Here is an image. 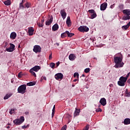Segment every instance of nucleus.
Returning <instances> with one entry per match:
<instances>
[{
    "instance_id": "obj_1",
    "label": "nucleus",
    "mask_w": 130,
    "mask_h": 130,
    "mask_svg": "<svg viewBox=\"0 0 130 130\" xmlns=\"http://www.w3.org/2000/svg\"><path fill=\"white\" fill-rule=\"evenodd\" d=\"M114 62L115 65L114 66L115 69H118V68H122L124 65V63L122 62V56L121 57H114Z\"/></svg>"
},
{
    "instance_id": "obj_2",
    "label": "nucleus",
    "mask_w": 130,
    "mask_h": 130,
    "mask_svg": "<svg viewBox=\"0 0 130 130\" xmlns=\"http://www.w3.org/2000/svg\"><path fill=\"white\" fill-rule=\"evenodd\" d=\"M23 121H25V118L24 116H22L19 119L17 118L13 120V123L16 125H20V124H22V123H23Z\"/></svg>"
},
{
    "instance_id": "obj_3",
    "label": "nucleus",
    "mask_w": 130,
    "mask_h": 130,
    "mask_svg": "<svg viewBox=\"0 0 130 130\" xmlns=\"http://www.w3.org/2000/svg\"><path fill=\"white\" fill-rule=\"evenodd\" d=\"M26 85L23 84L20 85L17 89L18 93L25 94L26 93Z\"/></svg>"
},
{
    "instance_id": "obj_4",
    "label": "nucleus",
    "mask_w": 130,
    "mask_h": 130,
    "mask_svg": "<svg viewBox=\"0 0 130 130\" xmlns=\"http://www.w3.org/2000/svg\"><path fill=\"white\" fill-rule=\"evenodd\" d=\"M78 30L80 32H88L89 31V27L86 26H81L78 28Z\"/></svg>"
},
{
    "instance_id": "obj_5",
    "label": "nucleus",
    "mask_w": 130,
    "mask_h": 130,
    "mask_svg": "<svg viewBox=\"0 0 130 130\" xmlns=\"http://www.w3.org/2000/svg\"><path fill=\"white\" fill-rule=\"evenodd\" d=\"M33 51L36 53H39V52H41V47L39 45H35L34 47Z\"/></svg>"
},
{
    "instance_id": "obj_6",
    "label": "nucleus",
    "mask_w": 130,
    "mask_h": 130,
    "mask_svg": "<svg viewBox=\"0 0 130 130\" xmlns=\"http://www.w3.org/2000/svg\"><path fill=\"white\" fill-rule=\"evenodd\" d=\"M55 79L56 80H62L63 79V75L61 73H57L55 75Z\"/></svg>"
},
{
    "instance_id": "obj_7",
    "label": "nucleus",
    "mask_w": 130,
    "mask_h": 130,
    "mask_svg": "<svg viewBox=\"0 0 130 130\" xmlns=\"http://www.w3.org/2000/svg\"><path fill=\"white\" fill-rule=\"evenodd\" d=\"M10 47L6 49L7 51L8 52H13L14 50H15V45L13 44L10 43Z\"/></svg>"
},
{
    "instance_id": "obj_8",
    "label": "nucleus",
    "mask_w": 130,
    "mask_h": 130,
    "mask_svg": "<svg viewBox=\"0 0 130 130\" xmlns=\"http://www.w3.org/2000/svg\"><path fill=\"white\" fill-rule=\"evenodd\" d=\"M106 8H107V3H104L101 5V11H105V10H106Z\"/></svg>"
},
{
    "instance_id": "obj_9",
    "label": "nucleus",
    "mask_w": 130,
    "mask_h": 130,
    "mask_svg": "<svg viewBox=\"0 0 130 130\" xmlns=\"http://www.w3.org/2000/svg\"><path fill=\"white\" fill-rule=\"evenodd\" d=\"M60 14L63 20H64L67 17V13H66V10H61L60 11Z\"/></svg>"
},
{
    "instance_id": "obj_10",
    "label": "nucleus",
    "mask_w": 130,
    "mask_h": 130,
    "mask_svg": "<svg viewBox=\"0 0 130 130\" xmlns=\"http://www.w3.org/2000/svg\"><path fill=\"white\" fill-rule=\"evenodd\" d=\"M53 21V17L51 16L50 19H48L47 21H46V26H49L51 23Z\"/></svg>"
},
{
    "instance_id": "obj_11",
    "label": "nucleus",
    "mask_w": 130,
    "mask_h": 130,
    "mask_svg": "<svg viewBox=\"0 0 130 130\" xmlns=\"http://www.w3.org/2000/svg\"><path fill=\"white\" fill-rule=\"evenodd\" d=\"M66 24L68 27H71V26H72V22L71 21V18L70 16H68L67 17L66 20Z\"/></svg>"
},
{
    "instance_id": "obj_12",
    "label": "nucleus",
    "mask_w": 130,
    "mask_h": 130,
    "mask_svg": "<svg viewBox=\"0 0 130 130\" xmlns=\"http://www.w3.org/2000/svg\"><path fill=\"white\" fill-rule=\"evenodd\" d=\"M100 103L103 106H105L106 105V99L105 98H103L101 99L100 101Z\"/></svg>"
},
{
    "instance_id": "obj_13",
    "label": "nucleus",
    "mask_w": 130,
    "mask_h": 130,
    "mask_svg": "<svg viewBox=\"0 0 130 130\" xmlns=\"http://www.w3.org/2000/svg\"><path fill=\"white\" fill-rule=\"evenodd\" d=\"M41 69V68L40 67V66H36L32 68L30 70L34 71V72H38V71H39V70H40Z\"/></svg>"
},
{
    "instance_id": "obj_14",
    "label": "nucleus",
    "mask_w": 130,
    "mask_h": 130,
    "mask_svg": "<svg viewBox=\"0 0 130 130\" xmlns=\"http://www.w3.org/2000/svg\"><path fill=\"white\" fill-rule=\"evenodd\" d=\"M123 14L124 15H126L127 16H130V10L129 9H125L122 11Z\"/></svg>"
},
{
    "instance_id": "obj_15",
    "label": "nucleus",
    "mask_w": 130,
    "mask_h": 130,
    "mask_svg": "<svg viewBox=\"0 0 130 130\" xmlns=\"http://www.w3.org/2000/svg\"><path fill=\"white\" fill-rule=\"evenodd\" d=\"M16 37H17V34L15 32H11L10 35L11 39H12V40L16 39Z\"/></svg>"
},
{
    "instance_id": "obj_16",
    "label": "nucleus",
    "mask_w": 130,
    "mask_h": 130,
    "mask_svg": "<svg viewBox=\"0 0 130 130\" xmlns=\"http://www.w3.org/2000/svg\"><path fill=\"white\" fill-rule=\"evenodd\" d=\"M34 33V29L33 27H29L28 28V34L30 36H32Z\"/></svg>"
},
{
    "instance_id": "obj_17",
    "label": "nucleus",
    "mask_w": 130,
    "mask_h": 130,
    "mask_svg": "<svg viewBox=\"0 0 130 130\" xmlns=\"http://www.w3.org/2000/svg\"><path fill=\"white\" fill-rule=\"evenodd\" d=\"M76 57L74 54H71L69 56L70 60H75V59H76Z\"/></svg>"
},
{
    "instance_id": "obj_18",
    "label": "nucleus",
    "mask_w": 130,
    "mask_h": 130,
    "mask_svg": "<svg viewBox=\"0 0 130 130\" xmlns=\"http://www.w3.org/2000/svg\"><path fill=\"white\" fill-rule=\"evenodd\" d=\"M57 30H58V24L56 23L52 26V31H57Z\"/></svg>"
},
{
    "instance_id": "obj_19",
    "label": "nucleus",
    "mask_w": 130,
    "mask_h": 130,
    "mask_svg": "<svg viewBox=\"0 0 130 130\" xmlns=\"http://www.w3.org/2000/svg\"><path fill=\"white\" fill-rule=\"evenodd\" d=\"M119 80H120V81H121L122 82L125 83V82H126V81L127 80V77H123V76H121L119 78Z\"/></svg>"
},
{
    "instance_id": "obj_20",
    "label": "nucleus",
    "mask_w": 130,
    "mask_h": 130,
    "mask_svg": "<svg viewBox=\"0 0 130 130\" xmlns=\"http://www.w3.org/2000/svg\"><path fill=\"white\" fill-rule=\"evenodd\" d=\"M79 114H80V110L76 108V110L74 113V117H76V116H77V115H79Z\"/></svg>"
},
{
    "instance_id": "obj_21",
    "label": "nucleus",
    "mask_w": 130,
    "mask_h": 130,
    "mask_svg": "<svg viewBox=\"0 0 130 130\" xmlns=\"http://www.w3.org/2000/svg\"><path fill=\"white\" fill-rule=\"evenodd\" d=\"M130 19V16L129 15H124L123 16L122 19L123 20V21H126V20H129Z\"/></svg>"
},
{
    "instance_id": "obj_22",
    "label": "nucleus",
    "mask_w": 130,
    "mask_h": 130,
    "mask_svg": "<svg viewBox=\"0 0 130 130\" xmlns=\"http://www.w3.org/2000/svg\"><path fill=\"white\" fill-rule=\"evenodd\" d=\"M13 95L12 93H8L7 94L4 98V100H7V99H9L10 97H11Z\"/></svg>"
},
{
    "instance_id": "obj_23",
    "label": "nucleus",
    "mask_w": 130,
    "mask_h": 130,
    "mask_svg": "<svg viewBox=\"0 0 130 130\" xmlns=\"http://www.w3.org/2000/svg\"><path fill=\"white\" fill-rule=\"evenodd\" d=\"M124 124H130V119L129 118H126L124 120Z\"/></svg>"
},
{
    "instance_id": "obj_24",
    "label": "nucleus",
    "mask_w": 130,
    "mask_h": 130,
    "mask_svg": "<svg viewBox=\"0 0 130 130\" xmlns=\"http://www.w3.org/2000/svg\"><path fill=\"white\" fill-rule=\"evenodd\" d=\"M118 85L119 86H121V87L124 86L125 85V83L123 82V81H121V80H119V81H118Z\"/></svg>"
},
{
    "instance_id": "obj_25",
    "label": "nucleus",
    "mask_w": 130,
    "mask_h": 130,
    "mask_svg": "<svg viewBox=\"0 0 130 130\" xmlns=\"http://www.w3.org/2000/svg\"><path fill=\"white\" fill-rule=\"evenodd\" d=\"M66 33L68 36V37H73L75 34L74 33L70 32L69 31H66Z\"/></svg>"
},
{
    "instance_id": "obj_26",
    "label": "nucleus",
    "mask_w": 130,
    "mask_h": 130,
    "mask_svg": "<svg viewBox=\"0 0 130 130\" xmlns=\"http://www.w3.org/2000/svg\"><path fill=\"white\" fill-rule=\"evenodd\" d=\"M4 4L6 6H10L11 5V1L10 0H7L4 2Z\"/></svg>"
},
{
    "instance_id": "obj_27",
    "label": "nucleus",
    "mask_w": 130,
    "mask_h": 130,
    "mask_svg": "<svg viewBox=\"0 0 130 130\" xmlns=\"http://www.w3.org/2000/svg\"><path fill=\"white\" fill-rule=\"evenodd\" d=\"M35 85H36V83L33 82H30L28 83H27V86H34Z\"/></svg>"
},
{
    "instance_id": "obj_28",
    "label": "nucleus",
    "mask_w": 130,
    "mask_h": 130,
    "mask_svg": "<svg viewBox=\"0 0 130 130\" xmlns=\"http://www.w3.org/2000/svg\"><path fill=\"white\" fill-rule=\"evenodd\" d=\"M129 27V26L127 24H126V25L122 26L121 28L122 29H123V30H127Z\"/></svg>"
},
{
    "instance_id": "obj_29",
    "label": "nucleus",
    "mask_w": 130,
    "mask_h": 130,
    "mask_svg": "<svg viewBox=\"0 0 130 130\" xmlns=\"http://www.w3.org/2000/svg\"><path fill=\"white\" fill-rule=\"evenodd\" d=\"M97 17V14H96V13L94 12V13L92 14L90 16V19H94Z\"/></svg>"
},
{
    "instance_id": "obj_30",
    "label": "nucleus",
    "mask_w": 130,
    "mask_h": 130,
    "mask_svg": "<svg viewBox=\"0 0 130 130\" xmlns=\"http://www.w3.org/2000/svg\"><path fill=\"white\" fill-rule=\"evenodd\" d=\"M25 8H26L27 9H29V8H30V7L31 6V4H30L28 2H27L25 4Z\"/></svg>"
},
{
    "instance_id": "obj_31",
    "label": "nucleus",
    "mask_w": 130,
    "mask_h": 130,
    "mask_svg": "<svg viewBox=\"0 0 130 130\" xmlns=\"http://www.w3.org/2000/svg\"><path fill=\"white\" fill-rule=\"evenodd\" d=\"M50 67L51 68V69H54V68H55V63L54 62L50 63Z\"/></svg>"
},
{
    "instance_id": "obj_32",
    "label": "nucleus",
    "mask_w": 130,
    "mask_h": 130,
    "mask_svg": "<svg viewBox=\"0 0 130 130\" xmlns=\"http://www.w3.org/2000/svg\"><path fill=\"white\" fill-rule=\"evenodd\" d=\"M67 32L66 31V32L61 34V38H64L65 37H67Z\"/></svg>"
},
{
    "instance_id": "obj_33",
    "label": "nucleus",
    "mask_w": 130,
    "mask_h": 130,
    "mask_svg": "<svg viewBox=\"0 0 130 130\" xmlns=\"http://www.w3.org/2000/svg\"><path fill=\"white\" fill-rule=\"evenodd\" d=\"M29 73H30V74H31L32 76H34V77H36V74L35 73V72H34L33 70H31V69L29 70Z\"/></svg>"
},
{
    "instance_id": "obj_34",
    "label": "nucleus",
    "mask_w": 130,
    "mask_h": 130,
    "mask_svg": "<svg viewBox=\"0 0 130 130\" xmlns=\"http://www.w3.org/2000/svg\"><path fill=\"white\" fill-rule=\"evenodd\" d=\"M90 72V68H86L84 70V73L88 74Z\"/></svg>"
},
{
    "instance_id": "obj_35",
    "label": "nucleus",
    "mask_w": 130,
    "mask_h": 130,
    "mask_svg": "<svg viewBox=\"0 0 130 130\" xmlns=\"http://www.w3.org/2000/svg\"><path fill=\"white\" fill-rule=\"evenodd\" d=\"M88 13H90V14H94L95 13V10L91 9L88 10Z\"/></svg>"
},
{
    "instance_id": "obj_36",
    "label": "nucleus",
    "mask_w": 130,
    "mask_h": 130,
    "mask_svg": "<svg viewBox=\"0 0 130 130\" xmlns=\"http://www.w3.org/2000/svg\"><path fill=\"white\" fill-rule=\"evenodd\" d=\"M74 78H76V77H77V78H79V73H75L74 74Z\"/></svg>"
},
{
    "instance_id": "obj_37",
    "label": "nucleus",
    "mask_w": 130,
    "mask_h": 130,
    "mask_svg": "<svg viewBox=\"0 0 130 130\" xmlns=\"http://www.w3.org/2000/svg\"><path fill=\"white\" fill-rule=\"evenodd\" d=\"M19 8L20 9H24L25 7H24V6H23V4L22 3H20V4H19Z\"/></svg>"
},
{
    "instance_id": "obj_38",
    "label": "nucleus",
    "mask_w": 130,
    "mask_h": 130,
    "mask_svg": "<svg viewBox=\"0 0 130 130\" xmlns=\"http://www.w3.org/2000/svg\"><path fill=\"white\" fill-rule=\"evenodd\" d=\"M96 112H102V109L99 108L96 110Z\"/></svg>"
},
{
    "instance_id": "obj_39",
    "label": "nucleus",
    "mask_w": 130,
    "mask_h": 130,
    "mask_svg": "<svg viewBox=\"0 0 130 130\" xmlns=\"http://www.w3.org/2000/svg\"><path fill=\"white\" fill-rule=\"evenodd\" d=\"M119 8L120 10H123V5L121 4L119 5Z\"/></svg>"
},
{
    "instance_id": "obj_40",
    "label": "nucleus",
    "mask_w": 130,
    "mask_h": 130,
    "mask_svg": "<svg viewBox=\"0 0 130 130\" xmlns=\"http://www.w3.org/2000/svg\"><path fill=\"white\" fill-rule=\"evenodd\" d=\"M125 96H126V97H130V92H126V93H125Z\"/></svg>"
},
{
    "instance_id": "obj_41",
    "label": "nucleus",
    "mask_w": 130,
    "mask_h": 130,
    "mask_svg": "<svg viewBox=\"0 0 130 130\" xmlns=\"http://www.w3.org/2000/svg\"><path fill=\"white\" fill-rule=\"evenodd\" d=\"M18 78H22V72H19L18 75Z\"/></svg>"
},
{
    "instance_id": "obj_42",
    "label": "nucleus",
    "mask_w": 130,
    "mask_h": 130,
    "mask_svg": "<svg viewBox=\"0 0 130 130\" xmlns=\"http://www.w3.org/2000/svg\"><path fill=\"white\" fill-rule=\"evenodd\" d=\"M38 25L39 27H43V23H39L38 24Z\"/></svg>"
},
{
    "instance_id": "obj_43",
    "label": "nucleus",
    "mask_w": 130,
    "mask_h": 130,
    "mask_svg": "<svg viewBox=\"0 0 130 130\" xmlns=\"http://www.w3.org/2000/svg\"><path fill=\"white\" fill-rule=\"evenodd\" d=\"M89 127L90 125L89 124H87L86 126H85V129H86V130H89Z\"/></svg>"
},
{
    "instance_id": "obj_44",
    "label": "nucleus",
    "mask_w": 130,
    "mask_h": 130,
    "mask_svg": "<svg viewBox=\"0 0 130 130\" xmlns=\"http://www.w3.org/2000/svg\"><path fill=\"white\" fill-rule=\"evenodd\" d=\"M52 59V54H51L49 56V59L50 60Z\"/></svg>"
},
{
    "instance_id": "obj_45",
    "label": "nucleus",
    "mask_w": 130,
    "mask_h": 130,
    "mask_svg": "<svg viewBox=\"0 0 130 130\" xmlns=\"http://www.w3.org/2000/svg\"><path fill=\"white\" fill-rule=\"evenodd\" d=\"M115 6V4H114L113 5H111L110 8L111 9H113V8H114Z\"/></svg>"
},
{
    "instance_id": "obj_46",
    "label": "nucleus",
    "mask_w": 130,
    "mask_h": 130,
    "mask_svg": "<svg viewBox=\"0 0 130 130\" xmlns=\"http://www.w3.org/2000/svg\"><path fill=\"white\" fill-rule=\"evenodd\" d=\"M61 130H67V127L66 126H63Z\"/></svg>"
},
{
    "instance_id": "obj_47",
    "label": "nucleus",
    "mask_w": 130,
    "mask_h": 130,
    "mask_svg": "<svg viewBox=\"0 0 130 130\" xmlns=\"http://www.w3.org/2000/svg\"><path fill=\"white\" fill-rule=\"evenodd\" d=\"M27 126H29V125H23V126H22V128H27Z\"/></svg>"
},
{
    "instance_id": "obj_48",
    "label": "nucleus",
    "mask_w": 130,
    "mask_h": 130,
    "mask_svg": "<svg viewBox=\"0 0 130 130\" xmlns=\"http://www.w3.org/2000/svg\"><path fill=\"white\" fill-rule=\"evenodd\" d=\"M56 68H57V67H58V66H59V61L56 62Z\"/></svg>"
},
{
    "instance_id": "obj_49",
    "label": "nucleus",
    "mask_w": 130,
    "mask_h": 130,
    "mask_svg": "<svg viewBox=\"0 0 130 130\" xmlns=\"http://www.w3.org/2000/svg\"><path fill=\"white\" fill-rule=\"evenodd\" d=\"M13 109H12L9 112L10 114H13Z\"/></svg>"
},
{
    "instance_id": "obj_50",
    "label": "nucleus",
    "mask_w": 130,
    "mask_h": 130,
    "mask_svg": "<svg viewBox=\"0 0 130 130\" xmlns=\"http://www.w3.org/2000/svg\"><path fill=\"white\" fill-rule=\"evenodd\" d=\"M25 114H26V115H29V112H25Z\"/></svg>"
},
{
    "instance_id": "obj_51",
    "label": "nucleus",
    "mask_w": 130,
    "mask_h": 130,
    "mask_svg": "<svg viewBox=\"0 0 130 130\" xmlns=\"http://www.w3.org/2000/svg\"><path fill=\"white\" fill-rule=\"evenodd\" d=\"M128 77H129V73H128L127 74L126 77H125V78H127H127H128Z\"/></svg>"
},
{
    "instance_id": "obj_52",
    "label": "nucleus",
    "mask_w": 130,
    "mask_h": 130,
    "mask_svg": "<svg viewBox=\"0 0 130 130\" xmlns=\"http://www.w3.org/2000/svg\"><path fill=\"white\" fill-rule=\"evenodd\" d=\"M109 87H110L111 88H112V87H113V84H110L109 85Z\"/></svg>"
},
{
    "instance_id": "obj_53",
    "label": "nucleus",
    "mask_w": 130,
    "mask_h": 130,
    "mask_svg": "<svg viewBox=\"0 0 130 130\" xmlns=\"http://www.w3.org/2000/svg\"><path fill=\"white\" fill-rule=\"evenodd\" d=\"M26 2V0H22V2L20 4H24Z\"/></svg>"
},
{
    "instance_id": "obj_54",
    "label": "nucleus",
    "mask_w": 130,
    "mask_h": 130,
    "mask_svg": "<svg viewBox=\"0 0 130 130\" xmlns=\"http://www.w3.org/2000/svg\"><path fill=\"white\" fill-rule=\"evenodd\" d=\"M126 93H128V90L127 89H126V91L125 92V94H126Z\"/></svg>"
},
{
    "instance_id": "obj_55",
    "label": "nucleus",
    "mask_w": 130,
    "mask_h": 130,
    "mask_svg": "<svg viewBox=\"0 0 130 130\" xmlns=\"http://www.w3.org/2000/svg\"><path fill=\"white\" fill-rule=\"evenodd\" d=\"M54 113L53 112H52V117H53V116H54Z\"/></svg>"
},
{
    "instance_id": "obj_56",
    "label": "nucleus",
    "mask_w": 130,
    "mask_h": 130,
    "mask_svg": "<svg viewBox=\"0 0 130 130\" xmlns=\"http://www.w3.org/2000/svg\"><path fill=\"white\" fill-rule=\"evenodd\" d=\"M52 112L53 113L55 112V109H52Z\"/></svg>"
},
{
    "instance_id": "obj_57",
    "label": "nucleus",
    "mask_w": 130,
    "mask_h": 130,
    "mask_svg": "<svg viewBox=\"0 0 130 130\" xmlns=\"http://www.w3.org/2000/svg\"><path fill=\"white\" fill-rule=\"evenodd\" d=\"M77 81H78V79H75L73 80V82H77Z\"/></svg>"
},
{
    "instance_id": "obj_58",
    "label": "nucleus",
    "mask_w": 130,
    "mask_h": 130,
    "mask_svg": "<svg viewBox=\"0 0 130 130\" xmlns=\"http://www.w3.org/2000/svg\"><path fill=\"white\" fill-rule=\"evenodd\" d=\"M56 45H57V46H59V44L58 43H56Z\"/></svg>"
},
{
    "instance_id": "obj_59",
    "label": "nucleus",
    "mask_w": 130,
    "mask_h": 130,
    "mask_svg": "<svg viewBox=\"0 0 130 130\" xmlns=\"http://www.w3.org/2000/svg\"><path fill=\"white\" fill-rule=\"evenodd\" d=\"M127 25L129 27V26H130V21L127 23Z\"/></svg>"
},
{
    "instance_id": "obj_60",
    "label": "nucleus",
    "mask_w": 130,
    "mask_h": 130,
    "mask_svg": "<svg viewBox=\"0 0 130 130\" xmlns=\"http://www.w3.org/2000/svg\"><path fill=\"white\" fill-rule=\"evenodd\" d=\"M44 23V19L42 20V24H43Z\"/></svg>"
},
{
    "instance_id": "obj_61",
    "label": "nucleus",
    "mask_w": 130,
    "mask_h": 130,
    "mask_svg": "<svg viewBox=\"0 0 130 130\" xmlns=\"http://www.w3.org/2000/svg\"><path fill=\"white\" fill-rule=\"evenodd\" d=\"M127 83H128L129 84H130V79H128V80H127Z\"/></svg>"
},
{
    "instance_id": "obj_62",
    "label": "nucleus",
    "mask_w": 130,
    "mask_h": 130,
    "mask_svg": "<svg viewBox=\"0 0 130 130\" xmlns=\"http://www.w3.org/2000/svg\"><path fill=\"white\" fill-rule=\"evenodd\" d=\"M18 47V48H21V45H19Z\"/></svg>"
},
{
    "instance_id": "obj_63",
    "label": "nucleus",
    "mask_w": 130,
    "mask_h": 130,
    "mask_svg": "<svg viewBox=\"0 0 130 130\" xmlns=\"http://www.w3.org/2000/svg\"><path fill=\"white\" fill-rule=\"evenodd\" d=\"M82 77H85V74H82Z\"/></svg>"
},
{
    "instance_id": "obj_64",
    "label": "nucleus",
    "mask_w": 130,
    "mask_h": 130,
    "mask_svg": "<svg viewBox=\"0 0 130 130\" xmlns=\"http://www.w3.org/2000/svg\"><path fill=\"white\" fill-rule=\"evenodd\" d=\"M44 80H46V77H44Z\"/></svg>"
}]
</instances>
